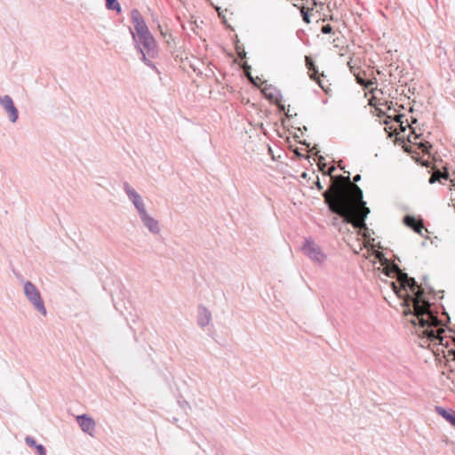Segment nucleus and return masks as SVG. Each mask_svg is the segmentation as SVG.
<instances>
[{"label":"nucleus","mask_w":455,"mask_h":455,"mask_svg":"<svg viewBox=\"0 0 455 455\" xmlns=\"http://www.w3.org/2000/svg\"><path fill=\"white\" fill-rule=\"evenodd\" d=\"M382 273L389 277L396 278L391 282L393 291L402 299L403 314L411 324H419L423 328L424 334L429 339H436L442 332L441 322L430 310V304L424 299L423 291L413 277L404 273L397 264L384 259L381 261Z\"/></svg>","instance_id":"obj_1"},{"label":"nucleus","mask_w":455,"mask_h":455,"mask_svg":"<svg viewBox=\"0 0 455 455\" xmlns=\"http://www.w3.org/2000/svg\"><path fill=\"white\" fill-rule=\"evenodd\" d=\"M353 180L351 183L348 176H331V186L322 196L330 212L340 217L344 223L351 224L355 229H364L370 209L363 201V190L355 184L361 180V175H355Z\"/></svg>","instance_id":"obj_2"},{"label":"nucleus","mask_w":455,"mask_h":455,"mask_svg":"<svg viewBox=\"0 0 455 455\" xmlns=\"http://www.w3.org/2000/svg\"><path fill=\"white\" fill-rule=\"evenodd\" d=\"M132 19L135 30L134 33L132 32V37L136 48L140 54V60L156 74H160V71L153 62V60L159 56V48L156 39L137 9L132 11Z\"/></svg>","instance_id":"obj_3"},{"label":"nucleus","mask_w":455,"mask_h":455,"mask_svg":"<svg viewBox=\"0 0 455 455\" xmlns=\"http://www.w3.org/2000/svg\"><path fill=\"white\" fill-rule=\"evenodd\" d=\"M418 286H419V288H420V289L422 290V291H423L422 296H423L424 299H425V300H427V301L430 304V307H430L431 312H432V313L435 315V317H436V318L441 322V323H440V324L442 325V332L440 333V336H439L438 338H436V339H429L427 335H425V334H424V331H423V328H422V327H419V324H417V325H416V324H412V325L416 328V332H417V334H418V336H419V338H421V339H427V341H435H435H439L440 343H442V342H443V332L445 331L444 325L443 324L442 320L438 317V313H437V311L435 310V305H434V304H432V303L429 301V299L426 297V290H427V289L428 290V291H429L430 293H431V292H434V290H433V288H431V287H429V286H428V284H427V276H424V277H423V282L421 283V284H420V285H419V284H418Z\"/></svg>","instance_id":"obj_4"},{"label":"nucleus","mask_w":455,"mask_h":455,"mask_svg":"<svg viewBox=\"0 0 455 455\" xmlns=\"http://www.w3.org/2000/svg\"><path fill=\"white\" fill-rule=\"evenodd\" d=\"M301 251L310 259L315 262L322 263L325 260L326 255L322 251L320 246L316 244L311 238L306 239Z\"/></svg>","instance_id":"obj_5"},{"label":"nucleus","mask_w":455,"mask_h":455,"mask_svg":"<svg viewBox=\"0 0 455 455\" xmlns=\"http://www.w3.org/2000/svg\"><path fill=\"white\" fill-rule=\"evenodd\" d=\"M24 291L28 299L35 305V307L44 315H46V309L44 306L43 300L40 296V292L36 286L27 282L24 285Z\"/></svg>","instance_id":"obj_6"},{"label":"nucleus","mask_w":455,"mask_h":455,"mask_svg":"<svg viewBox=\"0 0 455 455\" xmlns=\"http://www.w3.org/2000/svg\"><path fill=\"white\" fill-rule=\"evenodd\" d=\"M305 62L307 68L310 72V78L315 81L322 90L328 94L331 89L320 79L319 71L313 59L309 56H306ZM321 76H324L323 73L321 74Z\"/></svg>","instance_id":"obj_7"},{"label":"nucleus","mask_w":455,"mask_h":455,"mask_svg":"<svg viewBox=\"0 0 455 455\" xmlns=\"http://www.w3.org/2000/svg\"><path fill=\"white\" fill-rule=\"evenodd\" d=\"M0 103L9 114L10 120L14 123L18 119V110L15 108L12 100L10 96L6 95L0 97Z\"/></svg>","instance_id":"obj_8"},{"label":"nucleus","mask_w":455,"mask_h":455,"mask_svg":"<svg viewBox=\"0 0 455 455\" xmlns=\"http://www.w3.org/2000/svg\"><path fill=\"white\" fill-rule=\"evenodd\" d=\"M76 421L84 432L92 435L95 429V421L91 417L87 415L76 416Z\"/></svg>","instance_id":"obj_9"},{"label":"nucleus","mask_w":455,"mask_h":455,"mask_svg":"<svg viewBox=\"0 0 455 455\" xmlns=\"http://www.w3.org/2000/svg\"><path fill=\"white\" fill-rule=\"evenodd\" d=\"M403 223L415 233L422 235V230L424 228V223L421 219L417 220L414 216L405 215L403 217Z\"/></svg>","instance_id":"obj_10"},{"label":"nucleus","mask_w":455,"mask_h":455,"mask_svg":"<svg viewBox=\"0 0 455 455\" xmlns=\"http://www.w3.org/2000/svg\"><path fill=\"white\" fill-rule=\"evenodd\" d=\"M212 321V313L204 306L198 307L197 324L201 328L206 327Z\"/></svg>","instance_id":"obj_11"},{"label":"nucleus","mask_w":455,"mask_h":455,"mask_svg":"<svg viewBox=\"0 0 455 455\" xmlns=\"http://www.w3.org/2000/svg\"><path fill=\"white\" fill-rule=\"evenodd\" d=\"M144 226L154 235H157L160 232L159 223L156 220L151 217L149 214L140 219Z\"/></svg>","instance_id":"obj_12"},{"label":"nucleus","mask_w":455,"mask_h":455,"mask_svg":"<svg viewBox=\"0 0 455 455\" xmlns=\"http://www.w3.org/2000/svg\"><path fill=\"white\" fill-rule=\"evenodd\" d=\"M435 412L443 417L447 422H449L453 427H455V411L452 409H445L441 406H435Z\"/></svg>","instance_id":"obj_13"},{"label":"nucleus","mask_w":455,"mask_h":455,"mask_svg":"<svg viewBox=\"0 0 455 455\" xmlns=\"http://www.w3.org/2000/svg\"><path fill=\"white\" fill-rule=\"evenodd\" d=\"M124 189L127 196L132 202V204H133V205L135 207H136L137 204H139L140 203L143 202L141 196L127 182L124 183Z\"/></svg>","instance_id":"obj_14"},{"label":"nucleus","mask_w":455,"mask_h":455,"mask_svg":"<svg viewBox=\"0 0 455 455\" xmlns=\"http://www.w3.org/2000/svg\"><path fill=\"white\" fill-rule=\"evenodd\" d=\"M441 180H449V173L442 172L440 170H438L430 176L428 182L430 184H434L436 181H441Z\"/></svg>","instance_id":"obj_15"},{"label":"nucleus","mask_w":455,"mask_h":455,"mask_svg":"<svg viewBox=\"0 0 455 455\" xmlns=\"http://www.w3.org/2000/svg\"><path fill=\"white\" fill-rule=\"evenodd\" d=\"M135 208L138 211L140 219L148 214L146 211L145 204L143 202L137 204Z\"/></svg>","instance_id":"obj_16"},{"label":"nucleus","mask_w":455,"mask_h":455,"mask_svg":"<svg viewBox=\"0 0 455 455\" xmlns=\"http://www.w3.org/2000/svg\"><path fill=\"white\" fill-rule=\"evenodd\" d=\"M300 12H301L303 21L306 22L307 24H309L311 22L310 15H309V9L302 7L300 10Z\"/></svg>","instance_id":"obj_17"},{"label":"nucleus","mask_w":455,"mask_h":455,"mask_svg":"<svg viewBox=\"0 0 455 455\" xmlns=\"http://www.w3.org/2000/svg\"><path fill=\"white\" fill-rule=\"evenodd\" d=\"M405 116L403 114L395 115L394 117L391 116H388V115L387 116V118L391 119L392 121H395V122L400 124L401 126H403V118Z\"/></svg>","instance_id":"obj_18"},{"label":"nucleus","mask_w":455,"mask_h":455,"mask_svg":"<svg viewBox=\"0 0 455 455\" xmlns=\"http://www.w3.org/2000/svg\"><path fill=\"white\" fill-rule=\"evenodd\" d=\"M275 90L272 85H269L268 87H265L262 91V92L264 93L265 97L268 100H274L275 99V95L273 92H267V90Z\"/></svg>","instance_id":"obj_19"},{"label":"nucleus","mask_w":455,"mask_h":455,"mask_svg":"<svg viewBox=\"0 0 455 455\" xmlns=\"http://www.w3.org/2000/svg\"><path fill=\"white\" fill-rule=\"evenodd\" d=\"M321 32L323 34H331L332 32V27L330 24L323 25L321 28Z\"/></svg>","instance_id":"obj_20"},{"label":"nucleus","mask_w":455,"mask_h":455,"mask_svg":"<svg viewBox=\"0 0 455 455\" xmlns=\"http://www.w3.org/2000/svg\"><path fill=\"white\" fill-rule=\"evenodd\" d=\"M25 442L30 447L36 448V445H37L36 440L30 436L26 437Z\"/></svg>","instance_id":"obj_21"},{"label":"nucleus","mask_w":455,"mask_h":455,"mask_svg":"<svg viewBox=\"0 0 455 455\" xmlns=\"http://www.w3.org/2000/svg\"><path fill=\"white\" fill-rule=\"evenodd\" d=\"M36 450L38 453V455H45V449L42 444L36 445Z\"/></svg>","instance_id":"obj_22"},{"label":"nucleus","mask_w":455,"mask_h":455,"mask_svg":"<svg viewBox=\"0 0 455 455\" xmlns=\"http://www.w3.org/2000/svg\"><path fill=\"white\" fill-rule=\"evenodd\" d=\"M246 76H247L248 80H249V81H250L253 85H256V84H256L255 79L253 78V76H251V74L249 71L246 73Z\"/></svg>","instance_id":"obj_23"},{"label":"nucleus","mask_w":455,"mask_h":455,"mask_svg":"<svg viewBox=\"0 0 455 455\" xmlns=\"http://www.w3.org/2000/svg\"><path fill=\"white\" fill-rule=\"evenodd\" d=\"M164 39H165V42H166V44L168 45H171L172 41H173L172 36L171 34H169L168 36L166 38H164Z\"/></svg>","instance_id":"obj_24"},{"label":"nucleus","mask_w":455,"mask_h":455,"mask_svg":"<svg viewBox=\"0 0 455 455\" xmlns=\"http://www.w3.org/2000/svg\"><path fill=\"white\" fill-rule=\"evenodd\" d=\"M116 13L121 12V5H120V4L118 3L117 0H116Z\"/></svg>","instance_id":"obj_25"},{"label":"nucleus","mask_w":455,"mask_h":455,"mask_svg":"<svg viewBox=\"0 0 455 455\" xmlns=\"http://www.w3.org/2000/svg\"><path fill=\"white\" fill-rule=\"evenodd\" d=\"M113 3H114V0H107V7L108 9H112L113 8Z\"/></svg>","instance_id":"obj_26"},{"label":"nucleus","mask_w":455,"mask_h":455,"mask_svg":"<svg viewBox=\"0 0 455 455\" xmlns=\"http://www.w3.org/2000/svg\"><path fill=\"white\" fill-rule=\"evenodd\" d=\"M315 186L317 188L318 190H322L323 188V185L321 184L320 180H318L316 182H315Z\"/></svg>","instance_id":"obj_27"},{"label":"nucleus","mask_w":455,"mask_h":455,"mask_svg":"<svg viewBox=\"0 0 455 455\" xmlns=\"http://www.w3.org/2000/svg\"><path fill=\"white\" fill-rule=\"evenodd\" d=\"M160 31L164 38H166L168 36L169 34L167 31H164L163 29H161Z\"/></svg>","instance_id":"obj_28"},{"label":"nucleus","mask_w":455,"mask_h":455,"mask_svg":"<svg viewBox=\"0 0 455 455\" xmlns=\"http://www.w3.org/2000/svg\"><path fill=\"white\" fill-rule=\"evenodd\" d=\"M334 170H335V168H334V167H332V168L330 170V172H329V173H328V174H329V175H331V172H332Z\"/></svg>","instance_id":"obj_29"},{"label":"nucleus","mask_w":455,"mask_h":455,"mask_svg":"<svg viewBox=\"0 0 455 455\" xmlns=\"http://www.w3.org/2000/svg\"><path fill=\"white\" fill-rule=\"evenodd\" d=\"M450 353L453 355L454 359H455V351H454V350H451V351H450Z\"/></svg>","instance_id":"obj_30"},{"label":"nucleus","mask_w":455,"mask_h":455,"mask_svg":"<svg viewBox=\"0 0 455 455\" xmlns=\"http://www.w3.org/2000/svg\"><path fill=\"white\" fill-rule=\"evenodd\" d=\"M297 155L299 157H303V155H301L300 153L297 152Z\"/></svg>","instance_id":"obj_31"},{"label":"nucleus","mask_w":455,"mask_h":455,"mask_svg":"<svg viewBox=\"0 0 455 455\" xmlns=\"http://www.w3.org/2000/svg\"><path fill=\"white\" fill-rule=\"evenodd\" d=\"M313 4H314V5H316V4H317V3H316V1H315V0H313Z\"/></svg>","instance_id":"obj_32"},{"label":"nucleus","mask_w":455,"mask_h":455,"mask_svg":"<svg viewBox=\"0 0 455 455\" xmlns=\"http://www.w3.org/2000/svg\"><path fill=\"white\" fill-rule=\"evenodd\" d=\"M302 143H303L304 145L308 146V144H307L306 141H304V142H302Z\"/></svg>","instance_id":"obj_33"}]
</instances>
